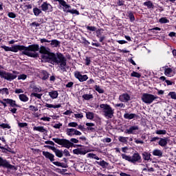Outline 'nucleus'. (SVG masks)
<instances>
[{
	"label": "nucleus",
	"mask_w": 176,
	"mask_h": 176,
	"mask_svg": "<svg viewBox=\"0 0 176 176\" xmlns=\"http://www.w3.org/2000/svg\"><path fill=\"white\" fill-rule=\"evenodd\" d=\"M39 52L41 54L42 61L44 63H50V64H57L60 69L65 72L67 68V58L62 54H57L56 55L50 52V49L46 48L44 46L40 47Z\"/></svg>",
	"instance_id": "nucleus-1"
},
{
	"label": "nucleus",
	"mask_w": 176,
	"mask_h": 176,
	"mask_svg": "<svg viewBox=\"0 0 176 176\" xmlns=\"http://www.w3.org/2000/svg\"><path fill=\"white\" fill-rule=\"evenodd\" d=\"M38 51H39V45L34 44L29 45L28 47H25L24 51L22 52V54L35 58L38 57V53H36Z\"/></svg>",
	"instance_id": "nucleus-2"
},
{
	"label": "nucleus",
	"mask_w": 176,
	"mask_h": 176,
	"mask_svg": "<svg viewBox=\"0 0 176 176\" xmlns=\"http://www.w3.org/2000/svg\"><path fill=\"white\" fill-rule=\"evenodd\" d=\"M100 108H101L104 116L107 118V119H112L113 118V113H115V110L107 104H102L100 105Z\"/></svg>",
	"instance_id": "nucleus-3"
},
{
	"label": "nucleus",
	"mask_w": 176,
	"mask_h": 176,
	"mask_svg": "<svg viewBox=\"0 0 176 176\" xmlns=\"http://www.w3.org/2000/svg\"><path fill=\"white\" fill-rule=\"evenodd\" d=\"M56 144L58 145H63L64 148L69 149L70 146H72L74 144L67 139L53 138L52 139Z\"/></svg>",
	"instance_id": "nucleus-4"
},
{
	"label": "nucleus",
	"mask_w": 176,
	"mask_h": 176,
	"mask_svg": "<svg viewBox=\"0 0 176 176\" xmlns=\"http://www.w3.org/2000/svg\"><path fill=\"white\" fill-rule=\"evenodd\" d=\"M156 98H157V97L153 94H144L142 96V101H143L144 104H152Z\"/></svg>",
	"instance_id": "nucleus-5"
},
{
	"label": "nucleus",
	"mask_w": 176,
	"mask_h": 176,
	"mask_svg": "<svg viewBox=\"0 0 176 176\" xmlns=\"http://www.w3.org/2000/svg\"><path fill=\"white\" fill-rule=\"evenodd\" d=\"M2 66H0V69H2ZM0 76L1 78H3L6 80H13L14 79H16L17 78V76L12 74L10 73H8L5 71H1L0 70Z\"/></svg>",
	"instance_id": "nucleus-6"
},
{
	"label": "nucleus",
	"mask_w": 176,
	"mask_h": 176,
	"mask_svg": "<svg viewBox=\"0 0 176 176\" xmlns=\"http://www.w3.org/2000/svg\"><path fill=\"white\" fill-rule=\"evenodd\" d=\"M55 2H59L61 6H63V11L66 12V13H69V9H71V6L67 4V2L64 0H54Z\"/></svg>",
	"instance_id": "nucleus-7"
},
{
	"label": "nucleus",
	"mask_w": 176,
	"mask_h": 176,
	"mask_svg": "<svg viewBox=\"0 0 176 176\" xmlns=\"http://www.w3.org/2000/svg\"><path fill=\"white\" fill-rule=\"evenodd\" d=\"M66 134L69 137H72V135H82V132L75 129H67Z\"/></svg>",
	"instance_id": "nucleus-8"
},
{
	"label": "nucleus",
	"mask_w": 176,
	"mask_h": 176,
	"mask_svg": "<svg viewBox=\"0 0 176 176\" xmlns=\"http://www.w3.org/2000/svg\"><path fill=\"white\" fill-rule=\"evenodd\" d=\"M0 166L5 167L6 168H11V169H13L14 168V166L9 164V162H7L6 160H3L1 157H0Z\"/></svg>",
	"instance_id": "nucleus-9"
},
{
	"label": "nucleus",
	"mask_w": 176,
	"mask_h": 176,
	"mask_svg": "<svg viewBox=\"0 0 176 176\" xmlns=\"http://www.w3.org/2000/svg\"><path fill=\"white\" fill-rule=\"evenodd\" d=\"M25 49V46H24V45H15L11 47V52H13L14 53H17V52H19V50L20 52H24Z\"/></svg>",
	"instance_id": "nucleus-10"
},
{
	"label": "nucleus",
	"mask_w": 176,
	"mask_h": 176,
	"mask_svg": "<svg viewBox=\"0 0 176 176\" xmlns=\"http://www.w3.org/2000/svg\"><path fill=\"white\" fill-rule=\"evenodd\" d=\"M141 155L138 153H134L133 155L131 157V163H137L140 162Z\"/></svg>",
	"instance_id": "nucleus-11"
},
{
	"label": "nucleus",
	"mask_w": 176,
	"mask_h": 176,
	"mask_svg": "<svg viewBox=\"0 0 176 176\" xmlns=\"http://www.w3.org/2000/svg\"><path fill=\"white\" fill-rule=\"evenodd\" d=\"M75 77L80 80V82H85L87 79H89L87 75H82L80 72H77L75 73Z\"/></svg>",
	"instance_id": "nucleus-12"
},
{
	"label": "nucleus",
	"mask_w": 176,
	"mask_h": 176,
	"mask_svg": "<svg viewBox=\"0 0 176 176\" xmlns=\"http://www.w3.org/2000/svg\"><path fill=\"white\" fill-rule=\"evenodd\" d=\"M41 9L43 12H47V10H50V12H52L53 7H52V5L47 3V2H44L41 5Z\"/></svg>",
	"instance_id": "nucleus-13"
},
{
	"label": "nucleus",
	"mask_w": 176,
	"mask_h": 176,
	"mask_svg": "<svg viewBox=\"0 0 176 176\" xmlns=\"http://www.w3.org/2000/svg\"><path fill=\"white\" fill-rule=\"evenodd\" d=\"M119 100L121 102H127V101H130V95L128 94H122L120 96Z\"/></svg>",
	"instance_id": "nucleus-14"
},
{
	"label": "nucleus",
	"mask_w": 176,
	"mask_h": 176,
	"mask_svg": "<svg viewBox=\"0 0 176 176\" xmlns=\"http://www.w3.org/2000/svg\"><path fill=\"white\" fill-rule=\"evenodd\" d=\"M43 155L46 157L47 159H49L50 162H54V155L50 153L47 151H43Z\"/></svg>",
	"instance_id": "nucleus-15"
},
{
	"label": "nucleus",
	"mask_w": 176,
	"mask_h": 176,
	"mask_svg": "<svg viewBox=\"0 0 176 176\" xmlns=\"http://www.w3.org/2000/svg\"><path fill=\"white\" fill-rule=\"evenodd\" d=\"M52 151H53V152H54L56 156H57V157H63V152L61 150H58L57 149L56 147H51Z\"/></svg>",
	"instance_id": "nucleus-16"
},
{
	"label": "nucleus",
	"mask_w": 176,
	"mask_h": 176,
	"mask_svg": "<svg viewBox=\"0 0 176 176\" xmlns=\"http://www.w3.org/2000/svg\"><path fill=\"white\" fill-rule=\"evenodd\" d=\"M86 126H87V130L88 131H91V133L96 131V125L94 123L87 122Z\"/></svg>",
	"instance_id": "nucleus-17"
},
{
	"label": "nucleus",
	"mask_w": 176,
	"mask_h": 176,
	"mask_svg": "<svg viewBox=\"0 0 176 176\" xmlns=\"http://www.w3.org/2000/svg\"><path fill=\"white\" fill-rule=\"evenodd\" d=\"M138 126H131L129 129H126L125 133H126V134H134V131L138 130Z\"/></svg>",
	"instance_id": "nucleus-18"
},
{
	"label": "nucleus",
	"mask_w": 176,
	"mask_h": 176,
	"mask_svg": "<svg viewBox=\"0 0 176 176\" xmlns=\"http://www.w3.org/2000/svg\"><path fill=\"white\" fill-rule=\"evenodd\" d=\"M74 155H86V151L82 148H76L73 150Z\"/></svg>",
	"instance_id": "nucleus-19"
},
{
	"label": "nucleus",
	"mask_w": 176,
	"mask_h": 176,
	"mask_svg": "<svg viewBox=\"0 0 176 176\" xmlns=\"http://www.w3.org/2000/svg\"><path fill=\"white\" fill-rule=\"evenodd\" d=\"M3 101H6V102L9 104L10 107H19V105L16 104V101L12 99H3Z\"/></svg>",
	"instance_id": "nucleus-20"
},
{
	"label": "nucleus",
	"mask_w": 176,
	"mask_h": 176,
	"mask_svg": "<svg viewBox=\"0 0 176 176\" xmlns=\"http://www.w3.org/2000/svg\"><path fill=\"white\" fill-rule=\"evenodd\" d=\"M40 76L43 80H46V79L49 78V73L46 71H42Z\"/></svg>",
	"instance_id": "nucleus-21"
},
{
	"label": "nucleus",
	"mask_w": 176,
	"mask_h": 176,
	"mask_svg": "<svg viewBox=\"0 0 176 176\" xmlns=\"http://www.w3.org/2000/svg\"><path fill=\"white\" fill-rule=\"evenodd\" d=\"M153 156H159V157H162L163 156V152L159 149H155L153 151Z\"/></svg>",
	"instance_id": "nucleus-22"
},
{
	"label": "nucleus",
	"mask_w": 176,
	"mask_h": 176,
	"mask_svg": "<svg viewBox=\"0 0 176 176\" xmlns=\"http://www.w3.org/2000/svg\"><path fill=\"white\" fill-rule=\"evenodd\" d=\"M137 115H135V113H125L124 114V119H134L135 117H136Z\"/></svg>",
	"instance_id": "nucleus-23"
},
{
	"label": "nucleus",
	"mask_w": 176,
	"mask_h": 176,
	"mask_svg": "<svg viewBox=\"0 0 176 176\" xmlns=\"http://www.w3.org/2000/svg\"><path fill=\"white\" fill-rule=\"evenodd\" d=\"M33 130L34 131H39L40 133H45V131H46V129H45L43 126H34Z\"/></svg>",
	"instance_id": "nucleus-24"
},
{
	"label": "nucleus",
	"mask_w": 176,
	"mask_h": 176,
	"mask_svg": "<svg viewBox=\"0 0 176 176\" xmlns=\"http://www.w3.org/2000/svg\"><path fill=\"white\" fill-rule=\"evenodd\" d=\"M49 96L50 97H51V98H57V97H58V92H57L56 91H52L51 92H49Z\"/></svg>",
	"instance_id": "nucleus-25"
},
{
	"label": "nucleus",
	"mask_w": 176,
	"mask_h": 176,
	"mask_svg": "<svg viewBox=\"0 0 176 176\" xmlns=\"http://www.w3.org/2000/svg\"><path fill=\"white\" fill-rule=\"evenodd\" d=\"M0 94H1V96H9V89L8 88L1 89Z\"/></svg>",
	"instance_id": "nucleus-26"
},
{
	"label": "nucleus",
	"mask_w": 176,
	"mask_h": 176,
	"mask_svg": "<svg viewBox=\"0 0 176 176\" xmlns=\"http://www.w3.org/2000/svg\"><path fill=\"white\" fill-rule=\"evenodd\" d=\"M158 144L160 146H166L167 145V138H161Z\"/></svg>",
	"instance_id": "nucleus-27"
},
{
	"label": "nucleus",
	"mask_w": 176,
	"mask_h": 176,
	"mask_svg": "<svg viewBox=\"0 0 176 176\" xmlns=\"http://www.w3.org/2000/svg\"><path fill=\"white\" fill-rule=\"evenodd\" d=\"M96 163L99 166H101V167H102L103 168H107V167H108V163L104 160L101 162H96Z\"/></svg>",
	"instance_id": "nucleus-28"
},
{
	"label": "nucleus",
	"mask_w": 176,
	"mask_h": 176,
	"mask_svg": "<svg viewBox=\"0 0 176 176\" xmlns=\"http://www.w3.org/2000/svg\"><path fill=\"white\" fill-rule=\"evenodd\" d=\"M86 116H87V119H89V120H93V119H94V113L87 112Z\"/></svg>",
	"instance_id": "nucleus-29"
},
{
	"label": "nucleus",
	"mask_w": 176,
	"mask_h": 176,
	"mask_svg": "<svg viewBox=\"0 0 176 176\" xmlns=\"http://www.w3.org/2000/svg\"><path fill=\"white\" fill-rule=\"evenodd\" d=\"M19 97L21 101H23V102H27V101H28V98L25 94H20Z\"/></svg>",
	"instance_id": "nucleus-30"
},
{
	"label": "nucleus",
	"mask_w": 176,
	"mask_h": 176,
	"mask_svg": "<svg viewBox=\"0 0 176 176\" xmlns=\"http://www.w3.org/2000/svg\"><path fill=\"white\" fill-rule=\"evenodd\" d=\"M58 45H60V41L57 40L51 41V46H52V47H57Z\"/></svg>",
	"instance_id": "nucleus-31"
},
{
	"label": "nucleus",
	"mask_w": 176,
	"mask_h": 176,
	"mask_svg": "<svg viewBox=\"0 0 176 176\" xmlns=\"http://www.w3.org/2000/svg\"><path fill=\"white\" fill-rule=\"evenodd\" d=\"M144 6H147V8H148V9H151V8L153 9V3L151 1L144 2Z\"/></svg>",
	"instance_id": "nucleus-32"
},
{
	"label": "nucleus",
	"mask_w": 176,
	"mask_h": 176,
	"mask_svg": "<svg viewBox=\"0 0 176 176\" xmlns=\"http://www.w3.org/2000/svg\"><path fill=\"white\" fill-rule=\"evenodd\" d=\"M121 156H122V159H124V160H126V162H131V156L127 155L124 153L121 154Z\"/></svg>",
	"instance_id": "nucleus-33"
},
{
	"label": "nucleus",
	"mask_w": 176,
	"mask_h": 176,
	"mask_svg": "<svg viewBox=\"0 0 176 176\" xmlns=\"http://www.w3.org/2000/svg\"><path fill=\"white\" fill-rule=\"evenodd\" d=\"M143 159L144 160H151V154L146 153V152H144L143 154Z\"/></svg>",
	"instance_id": "nucleus-34"
},
{
	"label": "nucleus",
	"mask_w": 176,
	"mask_h": 176,
	"mask_svg": "<svg viewBox=\"0 0 176 176\" xmlns=\"http://www.w3.org/2000/svg\"><path fill=\"white\" fill-rule=\"evenodd\" d=\"M33 12H34V16H38V14H41V13H42V10H41L38 8H34L33 9Z\"/></svg>",
	"instance_id": "nucleus-35"
},
{
	"label": "nucleus",
	"mask_w": 176,
	"mask_h": 176,
	"mask_svg": "<svg viewBox=\"0 0 176 176\" xmlns=\"http://www.w3.org/2000/svg\"><path fill=\"white\" fill-rule=\"evenodd\" d=\"M45 107L47 108H61V104H56V105H53L52 104H46Z\"/></svg>",
	"instance_id": "nucleus-36"
},
{
	"label": "nucleus",
	"mask_w": 176,
	"mask_h": 176,
	"mask_svg": "<svg viewBox=\"0 0 176 176\" xmlns=\"http://www.w3.org/2000/svg\"><path fill=\"white\" fill-rule=\"evenodd\" d=\"M172 72H173V69L171 68L168 67L165 69L164 74L166 76H170Z\"/></svg>",
	"instance_id": "nucleus-37"
},
{
	"label": "nucleus",
	"mask_w": 176,
	"mask_h": 176,
	"mask_svg": "<svg viewBox=\"0 0 176 176\" xmlns=\"http://www.w3.org/2000/svg\"><path fill=\"white\" fill-rule=\"evenodd\" d=\"M82 98H84V100H91V98H93V95L85 94L82 95Z\"/></svg>",
	"instance_id": "nucleus-38"
},
{
	"label": "nucleus",
	"mask_w": 176,
	"mask_h": 176,
	"mask_svg": "<svg viewBox=\"0 0 176 176\" xmlns=\"http://www.w3.org/2000/svg\"><path fill=\"white\" fill-rule=\"evenodd\" d=\"M87 156L89 157H90L91 159H95L96 160H100V157H98V156H96V154L89 153V154H87Z\"/></svg>",
	"instance_id": "nucleus-39"
},
{
	"label": "nucleus",
	"mask_w": 176,
	"mask_h": 176,
	"mask_svg": "<svg viewBox=\"0 0 176 176\" xmlns=\"http://www.w3.org/2000/svg\"><path fill=\"white\" fill-rule=\"evenodd\" d=\"M159 21L162 24H166L167 23H169L168 19H167V18H166V17H162V18L160 19Z\"/></svg>",
	"instance_id": "nucleus-40"
},
{
	"label": "nucleus",
	"mask_w": 176,
	"mask_h": 176,
	"mask_svg": "<svg viewBox=\"0 0 176 176\" xmlns=\"http://www.w3.org/2000/svg\"><path fill=\"white\" fill-rule=\"evenodd\" d=\"M94 89L98 93L102 94L104 93V89H102L100 86L98 85H95Z\"/></svg>",
	"instance_id": "nucleus-41"
},
{
	"label": "nucleus",
	"mask_w": 176,
	"mask_h": 176,
	"mask_svg": "<svg viewBox=\"0 0 176 176\" xmlns=\"http://www.w3.org/2000/svg\"><path fill=\"white\" fill-rule=\"evenodd\" d=\"M80 43L86 45L87 46H89V45H90V42H89V41L86 40V38H81Z\"/></svg>",
	"instance_id": "nucleus-42"
},
{
	"label": "nucleus",
	"mask_w": 176,
	"mask_h": 176,
	"mask_svg": "<svg viewBox=\"0 0 176 176\" xmlns=\"http://www.w3.org/2000/svg\"><path fill=\"white\" fill-rule=\"evenodd\" d=\"M156 134H158L159 135H164L167 133L166 130H158L156 131Z\"/></svg>",
	"instance_id": "nucleus-43"
},
{
	"label": "nucleus",
	"mask_w": 176,
	"mask_h": 176,
	"mask_svg": "<svg viewBox=\"0 0 176 176\" xmlns=\"http://www.w3.org/2000/svg\"><path fill=\"white\" fill-rule=\"evenodd\" d=\"M69 13H71V14H76L77 16H79V11H78L77 10H70L69 11Z\"/></svg>",
	"instance_id": "nucleus-44"
},
{
	"label": "nucleus",
	"mask_w": 176,
	"mask_h": 176,
	"mask_svg": "<svg viewBox=\"0 0 176 176\" xmlns=\"http://www.w3.org/2000/svg\"><path fill=\"white\" fill-rule=\"evenodd\" d=\"M118 140L120 141V142H127V138H124L123 136H120L118 138Z\"/></svg>",
	"instance_id": "nucleus-45"
},
{
	"label": "nucleus",
	"mask_w": 176,
	"mask_h": 176,
	"mask_svg": "<svg viewBox=\"0 0 176 176\" xmlns=\"http://www.w3.org/2000/svg\"><path fill=\"white\" fill-rule=\"evenodd\" d=\"M131 76H133L135 78H141V74L135 72H133L131 74Z\"/></svg>",
	"instance_id": "nucleus-46"
},
{
	"label": "nucleus",
	"mask_w": 176,
	"mask_h": 176,
	"mask_svg": "<svg viewBox=\"0 0 176 176\" xmlns=\"http://www.w3.org/2000/svg\"><path fill=\"white\" fill-rule=\"evenodd\" d=\"M18 126L19 127H27L28 126V124H27V122H19L18 123Z\"/></svg>",
	"instance_id": "nucleus-47"
},
{
	"label": "nucleus",
	"mask_w": 176,
	"mask_h": 176,
	"mask_svg": "<svg viewBox=\"0 0 176 176\" xmlns=\"http://www.w3.org/2000/svg\"><path fill=\"white\" fill-rule=\"evenodd\" d=\"M168 96H170V98L173 100H176V93L175 92H170L168 94Z\"/></svg>",
	"instance_id": "nucleus-48"
},
{
	"label": "nucleus",
	"mask_w": 176,
	"mask_h": 176,
	"mask_svg": "<svg viewBox=\"0 0 176 176\" xmlns=\"http://www.w3.org/2000/svg\"><path fill=\"white\" fill-rule=\"evenodd\" d=\"M31 96L34 97H36V98L41 99L42 97V94L32 93Z\"/></svg>",
	"instance_id": "nucleus-49"
},
{
	"label": "nucleus",
	"mask_w": 176,
	"mask_h": 176,
	"mask_svg": "<svg viewBox=\"0 0 176 176\" xmlns=\"http://www.w3.org/2000/svg\"><path fill=\"white\" fill-rule=\"evenodd\" d=\"M33 91H35L36 93H41L42 91V88L38 87H34L33 88Z\"/></svg>",
	"instance_id": "nucleus-50"
},
{
	"label": "nucleus",
	"mask_w": 176,
	"mask_h": 176,
	"mask_svg": "<svg viewBox=\"0 0 176 176\" xmlns=\"http://www.w3.org/2000/svg\"><path fill=\"white\" fill-rule=\"evenodd\" d=\"M1 49H4L6 52H12V47H9L6 45H2Z\"/></svg>",
	"instance_id": "nucleus-51"
},
{
	"label": "nucleus",
	"mask_w": 176,
	"mask_h": 176,
	"mask_svg": "<svg viewBox=\"0 0 176 176\" xmlns=\"http://www.w3.org/2000/svg\"><path fill=\"white\" fill-rule=\"evenodd\" d=\"M18 79H19V80H24L25 79H27V75H25V74H21V75H19V76H18Z\"/></svg>",
	"instance_id": "nucleus-52"
},
{
	"label": "nucleus",
	"mask_w": 176,
	"mask_h": 176,
	"mask_svg": "<svg viewBox=\"0 0 176 176\" xmlns=\"http://www.w3.org/2000/svg\"><path fill=\"white\" fill-rule=\"evenodd\" d=\"M8 17H10V19H16V14L13 13V12H9L8 14Z\"/></svg>",
	"instance_id": "nucleus-53"
},
{
	"label": "nucleus",
	"mask_w": 176,
	"mask_h": 176,
	"mask_svg": "<svg viewBox=\"0 0 176 176\" xmlns=\"http://www.w3.org/2000/svg\"><path fill=\"white\" fill-rule=\"evenodd\" d=\"M162 29H160V28L156 27L155 28L151 29L150 31H151V32H153L154 34H156V31H161Z\"/></svg>",
	"instance_id": "nucleus-54"
},
{
	"label": "nucleus",
	"mask_w": 176,
	"mask_h": 176,
	"mask_svg": "<svg viewBox=\"0 0 176 176\" xmlns=\"http://www.w3.org/2000/svg\"><path fill=\"white\" fill-rule=\"evenodd\" d=\"M69 127H77L78 123L76 122H69L68 124Z\"/></svg>",
	"instance_id": "nucleus-55"
},
{
	"label": "nucleus",
	"mask_w": 176,
	"mask_h": 176,
	"mask_svg": "<svg viewBox=\"0 0 176 176\" xmlns=\"http://www.w3.org/2000/svg\"><path fill=\"white\" fill-rule=\"evenodd\" d=\"M63 154L65 155V156L66 157H68L71 156V154H69V151H68V150H67V149L64 150Z\"/></svg>",
	"instance_id": "nucleus-56"
},
{
	"label": "nucleus",
	"mask_w": 176,
	"mask_h": 176,
	"mask_svg": "<svg viewBox=\"0 0 176 176\" xmlns=\"http://www.w3.org/2000/svg\"><path fill=\"white\" fill-rule=\"evenodd\" d=\"M74 117L76 119H82V118H83V114H82V113L74 114Z\"/></svg>",
	"instance_id": "nucleus-57"
},
{
	"label": "nucleus",
	"mask_w": 176,
	"mask_h": 176,
	"mask_svg": "<svg viewBox=\"0 0 176 176\" xmlns=\"http://www.w3.org/2000/svg\"><path fill=\"white\" fill-rule=\"evenodd\" d=\"M30 111L36 112L38 111V107H35V106L30 105Z\"/></svg>",
	"instance_id": "nucleus-58"
},
{
	"label": "nucleus",
	"mask_w": 176,
	"mask_h": 176,
	"mask_svg": "<svg viewBox=\"0 0 176 176\" xmlns=\"http://www.w3.org/2000/svg\"><path fill=\"white\" fill-rule=\"evenodd\" d=\"M28 9H32V5L30 4V5L23 6V10H27Z\"/></svg>",
	"instance_id": "nucleus-59"
},
{
	"label": "nucleus",
	"mask_w": 176,
	"mask_h": 176,
	"mask_svg": "<svg viewBox=\"0 0 176 176\" xmlns=\"http://www.w3.org/2000/svg\"><path fill=\"white\" fill-rule=\"evenodd\" d=\"M41 120H43L44 122H50V118L49 117H43L41 118Z\"/></svg>",
	"instance_id": "nucleus-60"
},
{
	"label": "nucleus",
	"mask_w": 176,
	"mask_h": 176,
	"mask_svg": "<svg viewBox=\"0 0 176 176\" xmlns=\"http://www.w3.org/2000/svg\"><path fill=\"white\" fill-rule=\"evenodd\" d=\"M87 29L89 30V31H96V27L94 26H87Z\"/></svg>",
	"instance_id": "nucleus-61"
},
{
	"label": "nucleus",
	"mask_w": 176,
	"mask_h": 176,
	"mask_svg": "<svg viewBox=\"0 0 176 176\" xmlns=\"http://www.w3.org/2000/svg\"><path fill=\"white\" fill-rule=\"evenodd\" d=\"M15 93L16 94H20V93H24V91L22 89H16Z\"/></svg>",
	"instance_id": "nucleus-62"
},
{
	"label": "nucleus",
	"mask_w": 176,
	"mask_h": 176,
	"mask_svg": "<svg viewBox=\"0 0 176 176\" xmlns=\"http://www.w3.org/2000/svg\"><path fill=\"white\" fill-rule=\"evenodd\" d=\"M53 164H54V166H57V167H61V166H63V164L59 162H53Z\"/></svg>",
	"instance_id": "nucleus-63"
},
{
	"label": "nucleus",
	"mask_w": 176,
	"mask_h": 176,
	"mask_svg": "<svg viewBox=\"0 0 176 176\" xmlns=\"http://www.w3.org/2000/svg\"><path fill=\"white\" fill-rule=\"evenodd\" d=\"M61 126H63V124H61V123L55 124L54 125V129H60V127Z\"/></svg>",
	"instance_id": "nucleus-64"
}]
</instances>
